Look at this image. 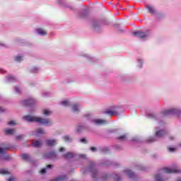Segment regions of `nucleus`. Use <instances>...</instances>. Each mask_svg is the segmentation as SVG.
<instances>
[{"mask_svg": "<svg viewBox=\"0 0 181 181\" xmlns=\"http://www.w3.org/2000/svg\"><path fill=\"white\" fill-rule=\"evenodd\" d=\"M23 118L25 121H27V122H37L40 125H47L48 127H50V125L53 124L50 119H46L42 117L27 115L24 116Z\"/></svg>", "mask_w": 181, "mask_h": 181, "instance_id": "nucleus-1", "label": "nucleus"}, {"mask_svg": "<svg viewBox=\"0 0 181 181\" xmlns=\"http://www.w3.org/2000/svg\"><path fill=\"white\" fill-rule=\"evenodd\" d=\"M163 114L164 115H173V114H175V115L179 116L181 115V110L179 109H170V110L163 111Z\"/></svg>", "mask_w": 181, "mask_h": 181, "instance_id": "nucleus-2", "label": "nucleus"}, {"mask_svg": "<svg viewBox=\"0 0 181 181\" xmlns=\"http://www.w3.org/2000/svg\"><path fill=\"white\" fill-rule=\"evenodd\" d=\"M94 166H95V164L93 162H90L89 164V168L88 170L89 172H91V176L92 177H96L97 176V170L94 168Z\"/></svg>", "mask_w": 181, "mask_h": 181, "instance_id": "nucleus-3", "label": "nucleus"}, {"mask_svg": "<svg viewBox=\"0 0 181 181\" xmlns=\"http://www.w3.org/2000/svg\"><path fill=\"white\" fill-rule=\"evenodd\" d=\"M134 35L136 36V37H139L140 39H145L149 36V33L141 31L134 32Z\"/></svg>", "mask_w": 181, "mask_h": 181, "instance_id": "nucleus-4", "label": "nucleus"}, {"mask_svg": "<svg viewBox=\"0 0 181 181\" xmlns=\"http://www.w3.org/2000/svg\"><path fill=\"white\" fill-rule=\"evenodd\" d=\"M163 173H179V170L177 168H164L162 170Z\"/></svg>", "mask_w": 181, "mask_h": 181, "instance_id": "nucleus-5", "label": "nucleus"}, {"mask_svg": "<svg viewBox=\"0 0 181 181\" xmlns=\"http://www.w3.org/2000/svg\"><path fill=\"white\" fill-rule=\"evenodd\" d=\"M35 103H36V100L35 99L29 98L25 100H23L22 104H23V105L28 107L29 105H32V104H35Z\"/></svg>", "mask_w": 181, "mask_h": 181, "instance_id": "nucleus-6", "label": "nucleus"}, {"mask_svg": "<svg viewBox=\"0 0 181 181\" xmlns=\"http://www.w3.org/2000/svg\"><path fill=\"white\" fill-rule=\"evenodd\" d=\"M165 135H168V132H166L165 130H159L156 132V138H163Z\"/></svg>", "mask_w": 181, "mask_h": 181, "instance_id": "nucleus-7", "label": "nucleus"}, {"mask_svg": "<svg viewBox=\"0 0 181 181\" xmlns=\"http://www.w3.org/2000/svg\"><path fill=\"white\" fill-rule=\"evenodd\" d=\"M44 156L47 159H56L57 155H56V153L52 151V152L46 153Z\"/></svg>", "mask_w": 181, "mask_h": 181, "instance_id": "nucleus-8", "label": "nucleus"}, {"mask_svg": "<svg viewBox=\"0 0 181 181\" xmlns=\"http://www.w3.org/2000/svg\"><path fill=\"white\" fill-rule=\"evenodd\" d=\"M92 122L96 125H103L104 124H107V120H104L101 119H95L92 120Z\"/></svg>", "mask_w": 181, "mask_h": 181, "instance_id": "nucleus-9", "label": "nucleus"}, {"mask_svg": "<svg viewBox=\"0 0 181 181\" xmlns=\"http://www.w3.org/2000/svg\"><path fill=\"white\" fill-rule=\"evenodd\" d=\"M104 114H107V115L112 117L113 115H115V116L118 115V112H117L115 110H111L110 109H107L104 112Z\"/></svg>", "mask_w": 181, "mask_h": 181, "instance_id": "nucleus-10", "label": "nucleus"}, {"mask_svg": "<svg viewBox=\"0 0 181 181\" xmlns=\"http://www.w3.org/2000/svg\"><path fill=\"white\" fill-rule=\"evenodd\" d=\"M32 145L34 148H40L43 145V142L39 140H33Z\"/></svg>", "mask_w": 181, "mask_h": 181, "instance_id": "nucleus-11", "label": "nucleus"}, {"mask_svg": "<svg viewBox=\"0 0 181 181\" xmlns=\"http://www.w3.org/2000/svg\"><path fill=\"white\" fill-rule=\"evenodd\" d=\"M92 26H93V28L94 29V30H98L101 26V25H100V22L98 21H93L92 23Z\"/></svg>", "mask_w": 181, "mask_h": 181, "instance_id": "nucleus-12", "label": "nucleus"}, {"mask_svg": "<svg viewBox=\"0 0 181 181\" xmlns=\"http://www.w3.org/2000/svg\"><path fill=\"white\" fill-rule=\"evenodd\" d=\"M80 107H81V105L79 103L74 104L72 105V111L74 112H80Z\"/></svg>", "mask_w": 181, "mask_h": 181, "instance_id": "nucleus-13", "label": "nucleus"}, {"mask_svg": "<svg viewBox=\"0 0 181 181\" xmlns=\"http://www.w3.org/2000/svg\"><path fill=\"white\" fill-rule=\"evenodd\" d=\"M36 32L38 35H40L41 36H46L47 35V33L43 30V28H37Z\"/></svg>", "mask_w": 181, "mask_h": 181, "instance_id": "nucleus-14", "label": "nucleus"}, {"mask_svg": "<svg viewBox=\"0 0 181 181\" xmlns=\"http://www.w3.org/2000/svg\"><path fill=\"white\" fill-rule=\"evenodd\" d=\"M124 173H126V175L129 177H134L135 176V173H134V172H132L131 170L129 169H126L124 170Z\"/></svg>", "mask_w": 181, "mask_h": 181, "instance_id": "nucleus-15", "label": "nucleus"}, {"mask_svg": "<svg viewBox=\"0 0 181 181\" xmlns=\"http://www.w3.org/2000/svg\"><path fill=\"white\" fill-rule=\"evenodd\" d=\"M52 168H53V165H52V164L47 165L45 168H42L40 171V175H45V173H46L47 169H52Z\"/></svg>", "mask_w": 181, "mask_h": 181, "instance_id": "nucleus-16", "label": "nucleus"}, {"mask_svg": "<svg viewBox=\"0 0 181 181\" xmlns=\"http://www.w3.org/2000/svg\"><path fill=\"white\" fill-rule=\"evenodd\" d=\"M85 129H87V126L86 125H79L76 128V131L78 134H80V132H83Z\"/></svg>", "mask_w": 181, "mask_h": 181, "instance_id": "nucleus-17", "label": "nucleus"}, {"mask_svg": "<svg viewBox=\"0 0 181 181\" xmlns=\"http://www.w3.org/2000/svg\"><path fill=\"white\" fill-rule=\"evenodd\" d=\"M74 153L71 152H68L64 155V158H65V159H71V158H74Z\"/></svg>", "mask_w": 181, "mask_h": 181, "instance_id": "nucleus-18", "label": "nucleus"}, {"mask_svg": "<svg viewBox=\"0 0 181 181\" xmlns=\"http://www.w3.org/2000/svg\"><path fill=\"white\" fill-rule=\"evenodd\" d=\"M146 8L148 10V12H150L151 13V15L156 13V11L153 8V7L151 6L149 4L146 5Z\"/></svg>", "mask_w": 181, "mask_h": 181, "instance_id": "nucleus-19", "label": "nucleus"}, {"mask_svg": "<svg viewBox=\"0 0 181 181\" xmlns=\"http://www.w3.org/2000/svg\"><path fill=\"white\" fill-rule=\"evenodd\" d=\"M88 16V11H83L79 14V18H81L82 19H84V18H87Z\"/></svg>", "mask_w": 181, "mask_h": 181, "instance_id": "nucleus-20", "label": "nucleus"}, {"mask_svg": "<svg viewBox=\"0 0 181 181\" xmlns=\"http://www.w3.org/2000/svg\"><path fill=\"white\" fill-rule=\"evenodd\" d=\"M35 135H44L46 134V132L43 130V129L40 128L35 132Z\"/></svg>", "mask_w": 181, "mask_h": 181, "instance_id": "nucleus-21", "label": "nucleus"}, {"mask_svg": "<svg viewBox=\"0 0 181 181\" xmlns=\"http://www.w3.org/2000/svg\"><path fill=\"white\" fill-rule=\"evenodd\" d=\"M6 135H13L16 131L14 129H9L5 130Z\"/></svg>", "mask_w": 181, "mask_h": 181, "instance_id": "nucleus-22", "label": "nucleus"}, {"mask_svg": "<svg viewBox=\"0 0 181 181\" xmlns=\"http://www.w3.org/2000/svg\"><path fill=\"white\" fill-rule=\"evenodd\" d=\"M63 139L65 142H73V138L69 135L64 136Z\"/></svg>", "mask_w": 181, "mask_h": 181, "instance_id": "nucleus-23", "label": "nucleus"}, {"mask_svg": "<svg viewBox=\"0 0 181 181\" xmlns=\"http://www.w3.org/2000/svg\"><path fill=\"white\" fill-rule=\"evenodd\" d=\"M8 149H9V148L7 146L0 147V155H5Z\"/></svg>", "mask_w": 181, "mask_h": 181, "instance_id": "nucleus-24", "label": "nucleus"}, {"mask_svg": "<svg viewBox=\"0 0 181 181\" xmlns=\"http://www.w3.org/2000/svg\"><path fill=\"white\" fill-rule=\"evenodd\" d=\"M46 144L48 146H54L56 145V140H47Z\"/></svg>", "mask_w": 181, "mask_h": 181, "instance_id": "nucleus-25", "label": "nucleus"}, {"mask_svg": "<svg viewBox=\"0 0 181 181\" xmlns=\"http://www.w3.org/2000/svg\"><path fill=\"white\" fill-rule=\"evenodd\" d=\"M42 114L45 115V117H49V115H52V111H50L49 109H45L42 110Z\"/></svg>", "mask_w": 181, "mask_h": 181, "instance_id": "nucleus-26", "label": "nucleus"}, {"mask_svg": "<svg viewBox=\"0 0 181 181\" xmlns=\"http://www.w3.org/2000/svg\"><path fill=\"white\" fill-rule=\"evenodd\" d=\"M117 139L118 141H127V139H128V137L127 136V134H124V135H122L120 136H118L117 138Z\"/></svg>", "mask_w": 181, "mask_h": 181, "instance_id": "nucleus-27", "label": "nucleus"}, {"mask_svg": "<svg viewBox=\"0 0 181 181\" xmlns=\"http://www.w3.org/2000/svg\"><path fill=\"white\" fill-rule=\"evenodd\" d=\"M66 180V175H61L54 179V181H64Z\"/></svg>", "mask_w": 181, "mask_h": 181, "instance_id": "nucleus-28", "label": "nucleus"}, {"mask_svg": "<svg viewBox=\"0 0 181 181\" xmlns=\"http://www.w3.org/2000/svg\"><path fill=\"white\" fill-rule=\"evenodd\" d=\"M147 118H150L151 119H156V115L153 113H150L147 115Z\"/></svg>", "mask_w": 181, "mask_h": 181, "instance_id": "nucleus-29", "label": "nucleus"}, {"mask_svg": "<svg viewBox=\"0 0 181 181\" xmlns=\"http://www.w3.org/2000/svg\"><path fill=\"white\" fill-rule=\"evenodd\" d=\"M21 158L24 159V160H29V159H30V156L28 154H23L21 155Z\"/></svg>", "mask_w": 181, "mask_h": 181, "instance_id": "nucleus-30", "label": "nucleus"}, {"mask_svg": "<svg viewBox=\"0 0 181 181\" xmlns=\"http://www.w3.org/2000/svg\"><path fill=\"white\" fill-rule=\"evenodd\" d=\"M155 180H156V181H163V180L162 179V177H161L160 175H159V174H157V175L155 176Z\"/></svg>", "mask_w": 181, "mask_h": 181, "instance_id": "nucleus-31", "label": "nucleus"}, {"mask_svg": "<svg viewBox=\"0 0 181 181\" xmlns=\"http://www.w3.org/2000/svg\"><path fill=\"white\" fill-rule=\"evenodd\" d=\"M61 105H64V107H69L70 105H69V101L64 100L61 102Z\"/></svg>", "mask_w": 181, "mask_h": 181, "instance_id": "nucleus-32", "label": "nucleus"}, {"mask_svg": "<svg viewBox=\"0 0 181 181\" xmlns=\"http://www.w3.org/2000/svg\"><path fill=\"white\" fill-rule=\"evenodd\" d=\"M16 139L17 141H22L23 139V135H18L16 136Z\"/></svg>", "mask_w": 181, "mask_h": 181, "instance_id": "nucleus-33", "label": "nucleus"}, {"mask_svg": "<svg viewBox=\"0 0 181 181\" xmlns=\"http://www.w3.org/2000/svg\"><path fill=\"white\" fill-rule=\"evenodd\" d=\"M15 60H16V62H22L23 59H22V57L17 56V57H15Z\"/></svg>", "mask_w": 181, "mask_h": 181, "instance_id": "nucleus-34", "label": "nucleus"}, {"mask_svg": "<svg viewBox=\"0 0 181 181\" xmlns=\"http://www.w3.org/2000/svg\"><path fill=\"white\" fill-rule=\"evenodd\" d=\"M8 81H15V80H16V78L12 76H8Z\"/></svg>", "mask_w": 181, "mask_h": 181, "instance_id": "nucleus-35", "label": "nucleus"}, {"mask_svg": "<svg viewBox=\"0 0 181 181\" xmlns=\"http://www.w3.org/2000/svg\"><path fill=\"white\" fill-rule=\"evenodd\" d=\"M114 180H115V181H119V180H121V177H119V175H115V176H114Z\"/></svg>", "mask_w": 181, "mask_h": 181, "instance_id": "nucleus-36", "label": "nucleus"}, {"mask_svg": "<svg viewBox=\"0 0 181 181\" xmlns=\"http://www.w3.org/2000/svg\"><path fill=\"white\" fill-rule=\"evenodd\" d=\"M37 71H39V68L37 67L33 68L31 70V73H37Z\"/></svg>", "mask_w": 181, "mask_h": 181, "instance_id": "nucleus-37", "label": "nucleus"}, {"mask_svg": "<svg viewBox=\"0 0 181 181\" xmlns=\"http://www.w3.org/2000/svg\"><path fill=\"white\" fill-rule=\"evenodd\" d=\"M168 150L169 152H175L176 151V148L168 147Z\"/></svg>", "mask_w": 181, "mask_h": 181, "instance_id": "nucleus-38", "label": "nucleus"}, {"mask_svg": "<svg viewBox=\"0 0 181 181\" xmlns=\"http://www.w3.org/2000/svg\"><path fill=\"white\" fill-rule=\"evenodd\" d=\"M0 173L1 175H6V173H8V171L6 170L2 169V170H0Z\"/></svg>", "mask_w": 181, "mask_h": 181, "instance_id": "nucleus-39", "label": "nucleus"}, {"mask_svg": "<svg viewBox=\"0 0 181 181\" xmlns=\"http://www.w3.org/2000/svg\"><path fill=\"white\" fill-rule=\"evenodd\" d=\"M137 169H138L139 170H145V167L143 166V165H139V166L137 167Z\"/></svg>", "mask_w": 181, "mask_h": 181, "instance_id": "nucleus-40", "label": "nucleus"}, {"mask_svg": "<svg viewBox=\"0 0 181 181\" xmlns=\"http://www.w3.org/2000/svg\"><path fill=\"white\" fill-rule=\"evenodd\" d=\"M16 92L19 94L21 93V88H19L18 86L16 87Z\"/></svg>", "mask_w": 181, "mask_h": 181, "instance_id": "nucleus-41", "label": "nucleus"}, {"mask_svg": "<svg viewBox=\"0 0 181 181\" xmlns=\"http://www.w3.org/2000/svg\"><path fill=\"white\" fill-rule=\"evenodd\" d=\"M80 142H81L82 144H87V140L86 139V138H83L80 140Z\"/></svg>", "mask_w": 181, "mask_h": 181, "instance_id": "nucleus-42", "label": "nucleus"}, {"mask_svg": "<svg viewBox=\"0 0 181 181\" xmlns=\"http://www.w3.org/2000/svg\"><path fill=\"white\" fill-rule=\"evenodd\" d=\"M8 125H16V124L15 123V121H10L8 122Z\"/></svg>", "mask_w": 181, "mask_h": 181, "instance_id": "nucleus-43", "label": "nucleus"}, {"mask_svg": "<svg viewBox=\"0 0 181 181\" xmlns=\"http://www.w3.org/2000/svg\"><path fill=\"white\" fill-rule=\"evenodd\" d=\"M156 141V139H155V138H153V137H151L148 139V142H155Z\"/></svg>", "mask_w": 181, "mask_h": 181, "instance_id": "nucleus-44", "label": "nucleus"}, {"mask_svg": "<svg viewBox=\"0 0 181 181\" xmlns=\"http://www.w3.org/2000/svg\"><path fill=\"white\" fill-rule=\"evenodd\" d=\"M102 152H103V153H107V152H108V148H103Z\"/></svg>", "mask_w": 181, "mask_h": 181, "instance_id": "nucleus-45", "label": "nucleus"}, {"mask_svg": "<svg viewBox=\"0 0 181 181\" xmlns=\"http://www.w3.org/2000/svg\"><path fill=\"white\" fill-rule=\"evenodd\" d=\"M5 111H6V109L0 107V112H5Z\"/></svg>", "mask_w": 181, "mask_h": 181, "instance_id": "nucleus-46", "label": "nucleus"}, {"mask_svg": "<svg viewBox=\"0 0 181 181\" xmlns=\"http://www.w3.org/2000/svg\"><path fill=\"white\" fill-rule=\"evenodd\" d=\"M90 151H91L92 152H95V151H97V148H95V147H92V148H90Z\"/></svg>", "mask_w": 181, "mask_h": 181, "instance_id": "nucleus-47", "label": "nucleus"}, {"mask_svg": "<svg viewBox=\"0 0 181 181\" xmlns=\"http://www.w3.org/2000/svg\"><path fill=\"white\" fill-rule=\"evenodd\" d=\"M80 158H83V159H87V156H86L85 154H82L80 156Z\"/></svg>", "mask_w": 181, "mask_h": 181, "instance_id": "nucleus-48", "label": "nucleus"}, {"mask_svg": "<svg viewBox=\"0 0 181 181\" xmlns=\"http://www.w3.org/2000/svg\"><path fill=\"white\" fill-rule=\"evenodd\" d=\"M169 139L170 141H175V136H170Z\"/></svg>", "mask_w": 181, "mask_h": 181, "instance_id": "nucleus-49", "label": "nucleus"}, {"mask_svg": "<svg viewBox=\"0 0 181 181\" xmlns=\"http://www.w3.org/2000/svg\"><path fill=\"white\" fill-rule=\"evenodd\" d=\"M8 181H15V178L11 177L8 180Z\"/></svg>", "mask_w": 181, "mask_h": 181, "instance_id": "nucleus-50", "label": "nucleus"}, {"mask_svg": "<svg viewBox=\"0 0 181 181\" xmlns=\"http://www.w3.org/2000/svg\"><path fill=\"white\" fill-rule=\"evenodd\" d=\"M64 151V147H62L59 148V152H63Z\"/></svg>", "mask_w": 181, "mask_h": 181, "instance_id": "nucleus-51", "label": "nucleus"}, {"mask_svg": "<svg viewBox=\"0 0 181 181\" xmlns=\"http://www.w3.org/2000/svg\"><path fill=\"white\" fill-rule=\"evenodd\" d=\"M0 73H6V71L0 69Z\"/></svg>", "mask_w": 181, "mask_h": 181, "instance_id": "nucleus-52", "label": "nucleus"}, {"mask_svg": "<svg viewBox=\"0 0 181 181\" xmlns=\"http://www.w3.org/2000/svg\"><path fill=\"white\" fill-rule=\"evenodd\" d=\"M133 141H138V139L134 138V139H133Z\"/></svg>", "mask_w": 181, "mask_h": 181, "instance_id": "nucleus-53", "label": "nucleus"}, {"mask_svg": "<svg viewBox=\"0 0 181 181\" xmlns=\"http://www.w3.org/2000/svg\"><path fill=\"white\" fill-rule=\"evenodd\" d=\"M0 46H5L4 44L0 43Z\"/></svg>", "mask_w": 181, "mask_h": 181, "instance_id": "nucleus-54", "label": "nucleus"}, {"mask_svg": "<svg viewBox=\"0 0 181 181\" xmlns=\"http://www.w3.org/2000/svg\"><path fill=\"white\" fill-rule=\"evenodd\" d=\"M139 62H140V64H141L140 67H142V62H141V61H139Z\"/></svg>", "mask_w": 181, "mask_h": 181, "instance_id": "nucleus-55", "label": "nucleus"}, {"mask_svg": "<svg viewBox=\"0 0 181 181\" xmlns=\"http://www.w3.org/2000/svg\"><path fill=\"white\" fill-rule=\"evenodd\" d=\"M103 177L105 180L107 179V175H105Z\"/></svg>", "mask_w": 181, "mask_h": 181, "instance_id": "nucleus-56", "label": "nucleus"}, {"mask_svg": "<svg viewBox=\"0 0 181 181\" xmlns=\"http://www.w3.org/2000/svg\"><path fill=\"white\" fill-rule=\"evenodd\" d=\"M177 181H181V178H180V179H178Z\"/></svg>", "mask_w": 181, "mask_h": 181, "instance_id": "nucleus-57", "label": "nucleus"}, {"mask_svg": "<svg viewBox=\"0 0 181 181\" xmlns=\"http://www.w3.org/2000/svg\"><path fill=\"white\" fill-rule=\"evenodd\" d=\"M180 146H181V144H180Z\"/></svg>", "mask_w": 181, "mask_h": 181, "instance_id": "nucleus-58", "label": "nucleus"}]
</instances>
